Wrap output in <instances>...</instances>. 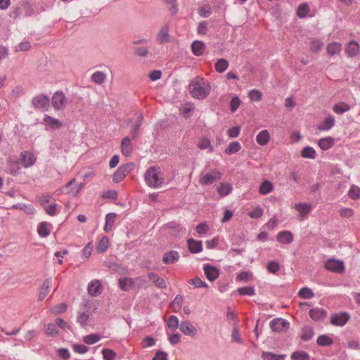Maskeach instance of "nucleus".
Segmentation results:
<instances>
[{
	"instance_id": "nucleus-1",
	"label": "nucleus",
	"mask_w": 360,
	"mask_h": 360,
	"mask_svg": "<svg viewBox=\"0 0 360 360\" xmlns=\"http://www.w3.org/2000/svg\"><path fill=\"white\" fill-rule=\"evenodd\" d=\"M211 90L210 82L200 77H194L189 85V91L192 96L198 100L205 99Z\"/></svg>"
},
{
	"instance_id": "nucleus-2",
	"label": "nucleus",
	"mask_w": 360,
	"mask_h": 360,
	"mask_svg": "<svg viewBox=\"0 0 360 360\" xmlns=\"http://www.w3.org/2000/svg\"><path fill=\"white\" fill-rule=\"evenodd\" d=\"M146 184L154 188H160L165 184V179L161 174L160 168L155 166L150 167L144 174Z\"/></svg>"
},
{
	"instance_id": "nucleus-3",
	"label": "nucleus",
	"mask_w": 360,
	"mask_h": 360,
	"mask_svg": "<svg viewBox=\"0 0 360 360\" xmlns=\"http://www.w3.org/2000/svg\"><path fill=\"white\" fill-rule=\"evenodd\" d=\"M31 103L34 109L43 111H47L50 106L49 98L43 94L33 97Z\"/></svg>"
},
{
	"instance_id": "nucleus-4",
	"label": "nucleus",
	"mask_w": 360,
	"mask_h": 360,
	"mask_svg": "<svg viewBox=\"0 0 360 360\" xmlns=\"http://www.w3.org/2000/svg\"><path fill=\"white\" fill-rule=\"evenodd\" d=\"M134 168L133 162H127L118 167L112 176V181L115 183L121 181Z\"/></svg>"
},
{
	"instance_id": "nucleus-5",
	"label": "nucleus",
	"mask_w": 360,
	"mask_h": 360,
	"mask_svg": "<svg viewBox=\"0 0 360 360\" xmlns=\"http://www.w3.org/2000/svg\"><path fill=\"white\" fill-rule=\"evenodd\" d=\"M222 174L218 170H211L205 174H201L199 183L201 185L206 186L213 184L214 181L221 179Z\"/></svg>"
},
{
	"instance_id": "nucleus-6",
	"label": "nucleus",
	"mask_w": 360,
	"mask_h": 360,
	"mask_svg": "<svg viewBox=\"0 0 360 360\" xmlns=\"http://www.w3.org/2000/svg\"><path fill=\"white\" fill-rule=\"evenodd\" d=\"M51 104L54 110H60L65 108L67 98L63 91H56L51 98Z\"/></svg>"
},
{
	"instance_id": "nucleus-7",
	"label": "nucleus",
	"mask_w": 360,
	"mask_h": 360,
	"mask_svg": "<svg viewBox=\"0 0 360 360\" xmlns=\"http://www.w3.org/2000/svg\"><path fill=\"white\" fill-rule=\"evenodd\" d=\"M325 267L327 270L335 273H342L345 270L343 262L334 259H328L325 263Z\"/></svg>"
},
{
	"instance_id": "nucleus-8",
	"label": "nucleus",
	"mask_w": 360,
	"mask_h": 360,
	"mask_svg": "<svg viewBox=\"0 0 360 360\" xmlns=\"http://www.w3.org/2000/svg\"><path fill=\"white\" fill-rule=\"evenodd\" d=\"M350 318L347 312H340L339 314H334L330 317V323L336 326H345Z\"/></svg>"
},
{
	"instance_id": "nucleus-9",
	"label": "nucleus",
	"mask_w": 360,
	"mask_h": 360,
	"mask_svg": "<svg viewBox=\"0 0 360 360\" xmlns=\"http://www.w3.org/2000/svg\"><path fill=\"white\" fill-rule=\"evenodd\" d=\"M269 326L273 331L281 332L289 328V323L283 319L276 318L271 321Z\"/></svg>"
},
{
	"instance_id": "nucleus-10",
	"label": "nucleus",
	"mask_w": 360,
	"mask_h": 360,
	"mask_svg": "<svg viewBox=\"0 0 360 360\" xmlns=\"http://www.w3.org/2000/svg\"><path fill=\"white\" fill-rule=\"evenodd\" d=\"M87 290L89 295L97 297L101 294L103 288L100 281L95 279L89 283Z\"/></svg>"
},
{
	"instance_id": "nucleus-11",
	"label": "nucleus",
	"mask_w": 360,
	"mask_h": 360,
	"mask_svg": "<svg viewBox=\"0 0 360 360\" xmlns=\"http://www.w3.org/2000/svg\"><path fill=\"white\" fill-rule=\"evenodd\" d=\"M132 137L129 136H125L121 142V150L122 154L126 156L129 157L131 155L132 151H133V146L131 143Z\"/></svg>"
},
{
	"instance_id": "nucleus-12",
	"label": "nucleus",
	"mask_w": 360,
	"mask_h": 360,
	"mask_svg": "<svg viewBox=\"0 0 360 360\" xmlns=\"http://www.w3.org/2000/svg\"><path fill=\"white\" fill-rule=\"evenodd\" d=\"M171 37L169 34V26L165 25L159 30L157 36V41L159 44H165L169 42Z\"/></svg>"
},
{
	"instance_id": "nucleus-13",
	"label": "nucleus",
	"mask_w": 360,
	"mask_h": 360,
	"mask_svg": "<svg viewBox=\"0 0 360 360\" xmlns=\"http://www.w3.org/2000/svg\"><path fill=\"white\" fill-rule=\"evenodd\" d=\"M180 258L179 253L175 250H169L165 253L162 257V262L165 264H172L176 262Z\"/></svg>"
},
{
	"instance_id": "nucleus-14",
	"label": "nucleus",
	"mask_w": 360,
	"mask_h": 360,
	"mask_svg": "<svg viewBox=\"0 0 360 360\" xmlns=\"http://www.w3.org/2000/svg\"><path fill=\"white\" fill-rule=\"evenodd\" d=\"M203 269L207 278L210 281H214L219 276V270L210 264H205Z\"/></svg>"
},
{
	"instance_id": "nucleus-15",
	"label": "nucleus",
	"mask_w": 360,
	"mask_h": 360,
	"mask_svg": "<svg viewBox=\"0 0 360 360\" xmlns=\"http://www.w3.org/2000/svg\"><path fill=\"white\" fill-rule=\"evenodd\" d=\"M179 329L186 335L193 337L197 333L196 328L189 321H182L179 326Z\"/></svg>"
},
{
	"instance_id": "nucleus-16",
	"label": "nucleus",
	"mask_w": 360,
	"mask_h": 360,
	"mask_svg": "<svg viewBox=\"0 0 360 360\" xmlns=\"http://www.w3.org/2000/svg\"><path fill=\"white\" fill-rule=\"evenodd\" d=\"M20 159L25 167H30L36 162L35 156L32 153L27 151H23L21 153Z\"/></svg>"
},
{
	"instance_id": "nucleus-17",
	"label": "nucleus",
	"mask_w": 360,
	"mask_h": 360,
	"mask_svg": "<svg viewBox=\"0 0 360 360\" xmlns=\"http://www.w3.org/2000/svg\"><path fill=\"white\" fill-rule=\"evenodd\" d=\"M309 315L314 321L323 320L327 316V312L322 308H314L309 310Z\"/></svg>"
},
{
	"instance_id": "nucleus-18",
	"label": "nucleus",
	"mask_w": 360,
	"mask_h": 360,
	"mask_svg": "<svg viewBox=\"0 0 360 360\" xmlns=\"http://www.w3.org/2000/svg\"><path fill=\"white\" fill-rule=\"evenodd\" d=\"M44 122L52 129H59L62 127L61 122L48 115H45L43 119Z\"/></svg>"
},
{
	"instance_id": "nucleus-19",
	"label": "nucleus",
	"mask_w": 360,
	"mask_h": 360,
	"mask_svg": "<svg viewBox=\"0 0 360 360\" xmlns=\"http://www.w3.org/2000/svg\"><path fill=\"white\" fill-rule=\"evenodd\" d=\"M277 240L283 244H290L293 240V236L289 231H280L277 235Z\"/></svg>"
},
{
	"instance_id": "nucleus-20",
	"label": "nucleus",
	"mask_w": 360,
	"mask_h": 360,
	"mask_svg": "<svg viewBox=\"0 0 360 360\" xmlns=\"http://www.w3.org/2000/svg\"><path fill=\"white\" fill-rule=\"evenodd\" d=\"M148 277L150 279V281H151L155 285L156 287L159 288H167V284L165 280L162 277L159 276L157 274L150 272L148 274Z\"/></svg>"
},
{
	"instance_id": "nucleus-21",
	"label": "nucleus",
	"mask_w": 360,
	"mask_h": 360,
	"mask_svg": "<svg viewBox=\"0 0 360 360\" xmlns=\"http://www.w3.org/2000/svg\"><path fill=\"white\" fill-rule=\"evenodd\" d=\"M188 250L192 253H199L202 250V243L200 240H195L193 238L188 240Z\"/></svg>"
},
{
	"instance_id": "nucleus-22",
	"label": "nucleus",
	"mask_w": 360,
	"mask_h": 360,
	"mask_svg": "<svg viewBox=\"0 0 360 360\" xmlns=\"http://www.w3.org/2000/svg\"><path fill=\"white\" fill-rule=\"evenodd\" d=\"M335 140L331 136L321 138L319 140L318 145L323 150H327L334 145Z\"/></svg>"
},
{
	"instance_id": "nucleus-23",
	"label": "nucleus",
	"mask_w": 360,
	"mask_h": 360,
	"mask_svg": "<svg viewBox=\"0 0 360 360\" xmlns=\"http://www.w3.org/2000/svg\"><path fill=\"white\" fill-rule=\"evenodd\" d=\"M205 44L198 40L194 41L191 44L192 52L195 56H199L202 55L205 51Z\"/></svg>"
},
{
	"instance_id": "nucleus-24",
	"label": "nucleus",
	"mask_w": 360,
	"mask_h": 360,
	"mask_svg": "<svg viewBox=\"0 0 360 360\" xmlns=\"http://www.w3.org/2000/svg\"><path fill=\"white\" fill-rule=\"evenodd\" d=\"M335 124V119L332 116L327 117L321 124L318 126V129L320 131H328Z\"/></svg>"
},
{
	"instance_id": "nucleus-25",
	"label": "nucleus",
	"mask_w": 360,
	"mask_h": 360,
	"mask_svg": "<svg viewBox=\"0 0 360 360\" xmlns=\"http://www.w3.org/2000/svg\"><path fill=\"white\" fill-rule=\"evenodd\" d=\"M51 226V224H49L46 221L41 222L37 227V232L38 234L41 237H47L50 235L51 229L50 227Z\"/></svg>"
},
{
	"instance_id": "nucleus-26",
	"label": "nucleus",
	"mask_w": 360,
	"mask_h": 360,
	"mask_svg": "<svg viewBox=\"0 0 360 360\" xmlns=\"http://www.w3.org/2000/svg\"><path fill=\"white\" fill-rule=\"evenodd\" d=\"M294 207L303 218L311 212V205L309 203H298L295 204Z\"/></svg>"
},
{
	"instance_id": "nucleus-27",
	"label": "nucleus",
	"mask_w": 360,
	"mask_h": 360,
	"mask_svg": "<svg viewBox=\"0 0 360 360\" xmlns=\"http://www.w3.org/2000/svg\"><path fill=\"white\" fill-rule=\"evenodd\" d=\"M359 52V46L355 41H351L347 48L346 53L349 57H354Z\"/></svg>"
},
{
	"instance_id": "nucleus-28",
	"label": "nucleus",
	"mask_w": 360,
	"mask_h": 360,
	"mask_svg": "<svg viewBox=\"0 0 360 360\" xmlns=\"http://www.w3.org/2000/svg\"><path fill=\"white\" fill-rule=\"evenodd\" d=\"M50 286H51V279L47 278L44 281L42 285L40 288V291H39V300L41 301L46 297V295L49 292Z\"/></svg>"
},
{
	"instance_id": "nucleus-29",
	"label": "nucleus",
	"mask_w": 360,
	"mask_h": 360,
	"mask_svg": "<svg viewBox=\"0 0 360 360\" xmlns=\"http://www.w3.org/2000/svg\"><path fill=\"white\" fill-rule=\"evenodd\" d=\"M269 133L266 129L261 131L256 136V141L260 146L266 145L269 142Z\"/></svg>"
},
{
	"instance_id": "nucleus-30",
	"label": "nucleus",
	"mask_w": 360,
	"mask_h": 360,
	"mask_svg": "<svg viewBox=\"0 0 360 360\" xmlns=\"http://www.w3.org/2000/svg\"><path fill=\"white\" fill-rule=\"evenodd\" d=\"M233 188L229 183H221L219 186L217 187V191L222 197L226 196L232 191Z\"/></svg>"
},
{
	"instance_id": "nucleus-31",
	"label": "nucleus",
	"mask_w": 360,
	"mask_h": 360,
	"mask_svg": "<svg viewBox=\"0 0 360 360\" xmlns=\"http://www.w3.org/2000/svg\"><path fill=\"white\" fill-rule=\"evenodd\" d=\"M263 360H285V354H276L270 352H263L262 354Z\"/></svg>"
},
{
	"instance_id": "nucleus-32",
	"label": "nucleus",
	"mask_w": 360,
	"mask_h": 360,
	"mask_svg": "<svg viewBox=\"0 0 360 360\" xmlns=\"http://www.w3.org/2000/svg\"><path fill=\"white\" fill-rule=\"evenodd\" d=\"M314 335V332L311 327L305 326L302 328L300 338L303 341L311 340Z\"/></svg>"
},
{
	"instance_id": "nucleus-33",
	"label": "nucleus",
	"mask_w": 360,
	"mask_h": 360,
	"mask_svg": "<svg viewBox=\"0 0 360 360\" xmlns=\"http://www.w3.org/2000/svg\"><path fill=\"white\" fill-rule=\"evenodd\" d=\"M142 120H143V115L139 114L137 117L136 121L135 122V123L133 126V129L131 132V136L132 137V139H136L138 137L139 130L140 127L141 126Z\"/></svg>"
},
{
	"instance_id": "nucleus-34",
	"label": "nucleus",
	"mask_w": 360,
	"mask_h": 360,
	"mask_svg": "<svg viewBox=\"0 0 360 360\" xmlns=\"http://www.w3.org/2000/svg\"><path fill=\"white\" fill-rule=\"evenodd\" d=\"M116 218V214L115 213H108L105 216V223L104 226V230L106 232H108L111 230L112 226L115 222Z\"/></svg>"
},
{
	"instance_id": "nucleus-35",
	"label": "nucleus",
	"mask_w": 360,
	"mask_h": 360,
	"mask_svg": "<svg viewBox=\"0 0 360 360\" xmlns=\"http://www.w3.org/2000/svg\"><path fill=\"white\" fill-rule=\"evenodd\" d=\"M341 44L338 42H333L329 44H328L326 47L327 53L330 56H334L335 54H338L341 51Z\"/></svg>"
},
{
	"instance_id": "nucleus-36",
	"label": "nucleus",
	"mask_w": 360,
	"mask_h": 360,
	"mask_svg": "<svg viewBox=\"0 0 360 360\" xmlns=\"http://www.w3.org/2000/svg\"><path fill=\"white\" fill-rule=\"evenodd\" d=\"M349 109H350V106L345 102H340V103L335 104L333 107V110L335 113L339 114V115H341L345 112L349 111Z\"/></svg>"
},
{
	"instance_id": "nucleus-37",
	"label": "nucleus",
	"mask_w": 360,
	"mask_h": 360,
	"mask_svg": "<svg viewBox=\"0 0 360 360\" xmlns=\"http://www.w3.org/2000/svg\"><path fill=\"white\" fill-rule=\"evenodd\" d=\"M273 188L272 183L268 180H265L260 185L259 191L262 195H266L272 191Z\"/></svg>"
},
{
	"instance_id": "nucleus-38",
	"label": "nucleus",
	"mask_w": 360,
	"mask_h": 360,
	"mask_svg": "<svg viewBox=\"0 0 360 360\" xmlns=\"http://www.w3.org/2000/svg\"><path fill=\"white\" fill-rule=\"evenodd\" d=\"M119 284L122 290L127 291L130 290L134 283L131 278L124 277L119 280Z\"/></svg>"
},
{
	"instance_id": "nucleus-39",
	"label": "nucleus",
	"mask_w": 360,
	"mask_h": 360,
	"mask_svg": "<svg viewBox=\"0 0 360 360\" xmlns=\"http://www.w3.org/2000/svg\"><path fill=\"white\" fill-rule=\"evenodd\" d=\"M229 67V62L224 58L217 60L215 63L216 71L219 73L224 72Z\"/></svg>"
},
{
	"instance_id": "nucleus-40",
	"label": "nucleus",
	"mask_w": 360,
	"mask_h": 360,
	"mask_svg": "<svg viewBox=\"0 0 360 360\" xmlns=\"http://www.w3.org/2000/svg\"><path fill=\"white\" fill-rule=\"evenodd\" d=\"M105 79V74L101 71H96L91 75V80L97 84H103Z\"/></svg>"
},
{
	"instance_id": "nucleus-41",
	"label": "nucleus",
	"mask_w": 360,
	"mask_h": 360,
	"mask_svg": "<svg viewBox=\"0 0 360 360\" xmlns=\"http://www.w3.org/2000/svg\"><path fill=\"white\" fill-rule=\"evenodd\" d=\"M292 360H310V356L304 351H295L291 354Z\"/></svg>"
},
{
	"instance_id": "nucleus-42",
	"label": "nucleus",
	"mask_w": 360,
	"mask_h": 360,
	"mask_svg": "<svg viewBox=\"0 0 360 360\" xmlns=\"http://www.w3.org/2000/svg\"><path fill=\"white\" fill-rule=\"evenodd\" d=\"M309 11V6L307 3H302L297 8V15L299 18L306 17Z\"/></svg>"
},
{
	"instance_id": "nucleus-43",
	"label": "nucleus",
	"mask_w": 360,
	"mask_h": 360,
	"mask_svg": "<svg viewBox=\"0 0 360 360\" xmlns=\"http://www.w3.org/2000/svg\"><path fill=\"white\" fill-rule=\"evenodd\" d=\"M333 343V340L326 335H319L316 340V344L319 346H330Z\"/></svg>"
},
{
	"instance_id": "nucleus-44",
	"label": "nucleus",
	"mask_w": 360,
	"mask_h": 360,
	"mask_svg": "<svg viewBox=\"0 0 360 360\" xmlns=\"http://www.w3.org/2000/svg\"><path fill=\"white\" fill-rule=\"evenodd\" d=\"M323 46V41L317 39H311L309 44V49L313 52H317L320 51Z\"/></svg>"
},
{
	"instance_id": "nucleus-45",
	"label": "nucleus",
	"mask_w": 360,
	"mask_h": 360,
	"mask_svg": "<svg viewBox=\"0 0 360 360\" xmlns=\"http://www.w3.org/2000/svg\"><path fill=\"white\" fill-rule=\"evenodd\" d=\"M182 302V296L181 295H177L170 304V307L172 309L174 312H177L180 309Z\"/></svg>"
},
{
	"instance_id": "nucleus-46",
	"label": "nucleus",
	"mask_w": 360,
	"mask_h": 360,
	"mask_svg": "<svg viewBox=\"0 0 360 360\" xmlns=\"http://www.w3.org/2000/svg\"><path fill=\"white\" fill-rule=\"evenodd\" d=\"M301 155L305 158L314 159L316 158V151L312 147L306 146L302 150Z\"/></svg>"
},
{
	"instance_id": "nucleus-47",
	"label": "nucleus",
	"mask_w": 360,
	"mask_h": 360,
	"mask_svg": "<svg viewBox=\"0 0 360 360\" xmlns=\"http://www.w3.org/2000/svg\"><path fill=\"white\" fill-rule=\"evenodd\" d=\"M298 295L302 299H311L314 297V293L311 289L304 287L299 290Z\"/></svg>"
},
{
	"instance_id": "nucleus-48",
	"label": "nucleus",
	"mask_w": 360,
	"mask_h": 360,
	"mask_svg": "<svg viewBox=\"0 0 360 360\" xmlns=\"http://www.w3.org/2000/svg\"><path fill=\"white\" fill-rule=\"evenodd\" d=\"M167 326L172 330H175L180 326L177 316L172 315L169 316L167 321Z\"/></svg>"
},
{
	"instance_id": "nucleus-49",
	"label": "nucleus",
	"mask_w": 360,
	"mask_h": 360,
	"mask_svg": "<svg viewBox=\"0 0 360 360\" xmlns=\"http://www.w3.org/2000/svg\"><path fill=\"white\" fill-rule=\"evenodd\" d=\"M241 148L240 144L238 141L231 142L227 148L225 150L226 154H233L239 151Z\"/></svg>"
},
{
	"instance_id": "nucleus-50",
	"label": "nucleus",
	"mask_w": 360,
	"mask_h": 360,
	"mask_svg": "<svg viewBox=\"0 0 360 360\" xmlns=\"http://www.w3.org/2000/svg\"><path fill=\"white\" fill-rule=\"evenodd\" d=\"M58 207H59V210L60 209V206L58 204L52 203L44 207V209L49 215L55 216L59 212V211L57 210Z\"/></svg>"
},
{
	"instance_id": "nucleus-51",
	"label": "nucleus",
	"mask_w": 360,
	"mask_h": 360,
	"mask_svg": "<svg viewBox=\"0 0 360 360\" xmlns=\"http://www.w3.org/2000/svg\"><path fill=\"white\" fill-rule=\"evenodd\" d=\"M89 319V314L86 311H79L77 316V322L82 326H84Z\"/></svg>"
},
{
	"instance_id": "nucleus-52",
	"label": "nucleus",
	"mask_w": 360,
	"mask_h": 360,
	"mask_svg": "<svg viewBox=\"0 0 360 360\" xmlns=\"http://www.w3.org/2000/svg\"><path fill=\"white\" fill-rule=\"evenodd\" d=\"M348 195L353 200L360 198V188L357 186L352 185L348 192Z\"/></svg>"
},
{
	"instance_id": "nucleus-53",
	"label": "nucleus",
	"mask_w": 360,
	"mask_h": 360,
	"mask_svg": "<svg viewBox=\"0 0 360 360\" xmlns=\"http://www.w3.org/2000/svg\"><path fill=\"white\" fill-rule=\"evenodd\" d=\"M101 340L100 335L89 334L84 338V342L87 345H93Z\"/></svg>"
},
{
	"instance_id": "nucleus-54",
	"label": "nucleus",
	"mask_w": 360,
	"mask_h": 360,
	"mask_svg": "<svg viewBox=\"0 0 360 360\" xmlns=\"http://www.w3.org/2000/svg\"><path fill=\"white\" fill-rule=\"evenodd\" d=\"M238 292L240 295H249L252 296L255 294V288L252 286H246L243 288H239L238 289Z\"/></svg>"
},
{
	"instance_id": "nucleus-55",
	"label": "nucleus",
	"mask_w": 360,
	"mask_h": 360,
	"mask_svg": "<svg viewBox=\"0 0 360 360\" xmlns=\"http://www.w3.org/2000/svg\"><path fill=\"white\" fill-rule=\"evenodd\" d=\"M103 358L104 360H114L116 353L110 349L105 348L102 350Z\"/></svg>"
},
{
	"instance_id": "nucleus-56",
	"label": "nucleus",
	"mask_w": 360,
	"mask_h": 360,
	"mask_svg": "<svg viewBox=\"0 0 360 360\" xmlns=\"http://www.w3.org/2000/svg\"><path fill=\"white\" fill-rule=\"evenodd\" d=\"M252 278V274L248 271H242L236 276L237 281H245L247 282Z\"/></svg>"
},
{
	"instance_id": "nucleus-57",
	"label": "nucleus",
	"mask_w": 360,
	"mask_h": 360,
	"mask_svg": "<svg viewBox=\"0 0 360 360\" xmlns=\"http://www.w3.org/2000/svg\"><path fill=\"white\" fill-rule=\"evenodd\" d=\"M31 48L30 42L28 41H22L15 47V52L26 51Z\"/></svg>"
},
{
	"instance_id": "nucleus-58",
	"label": "nucleus",
	"mask_w": 360,
	"mask_h": 360,
	"mask_svg": "<svg viewBox=\"0 0 360 360\" xmlns=\"http://www.w3.org/2000/svg\"><path fill=\"white\" fill-rule=\"evenodd\" d=\"M189 283L194 285L195 288H207V284L201 280L199 277H195L190 280Z\"/></svg>"
},
{
	"instance_id": "nucleus-59",
	"label": "nucleus",
	"mask_w": 360,
	"mask_h": 360,
	"mask_svg": "<svg viewBox=\"0 0 360 360\" xmlns=\"http://www.w3.org/2000/svg\"><path fill=\"white\" fill-rule=\"evenodd\" d=\"M165 3L169 6V10L172 15L177 13L179 9L176 0H165Z\"/></svg>"
},
{
	"instance_id": "nucleus-60",
	"label": "nucleus",
	"mask_w": 360,
	"mask_h": 360,
	"mask_svg": "<svg viewBox=\"0 0 360 360\" xmlns=\"http://www.w3.org/2000/svg\"><path fill=\"white\" fill-rule=\"evenodd\" d=\"M72 349L75 352L78 354H85L89 350V347L81 344H75L72 347Z\"/></svg>"
},
{
	"instance_id": "nucleus-61",
	"label": "nucleus",
	"mask_w": 360,
	"mask_h": 360,
	"mask_svg": "<svg viewBox=\"0 0 360 360\" xmlns=\"http://www.w3.org/2000/svg\"><path fill=\"white\" fill-rule=\"evenodd\" d=\"M108 247V239L106 237H103L99 242L97 250L99 252H104L106 251Z\"/></svg>"
},
{
	"instance_id": "nucleus-62",
	"label": "nucleus",
	"mask_w": 360,
	"mask_h": 360,
	"mask_svg": "<svg viewBox=\"0 0 360 360\" xmlns=\"http://www.w3.org/2000/svg\"><path fill=\"white\" fill-rule=\"evenodd\" d=\"M267 269L272 274H276L280 269V264L276 261H270L267 265Z\"/></svg>"
},
{
	"instance_id": "nucleus-63",
	"label": "nucleus",
	"mask_w": 360,
	"mask_h": 360,
	"mask_svg": "<svg viewBox=\"0 0 360 360\" xmlns=\"http://www.w3.org/2000/svg\"><path fill=\"white\" fill-rule=\"evenodd\" d=\"M263 214V210L260 207H255L249 213V217L252 219L260 218Z\"/></svg>"
},
{
	"instance_id": "nucleus-64",
	"label": "nucleus",
	"mask_w": 360,
	"mask_h": 360,
	"mask_svg": "<svg viewBox=\"0 0 360 360\" xmlns=\"http://www.w3.org/2000/svg\"><path fill=\"white\" fill-rule=\"evenodd\" d=\"M249 97L252 101H259L262 98V93L257 89H252L249 92Z\"/></svg>"
}]
</instances>
